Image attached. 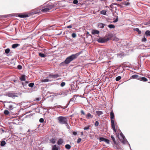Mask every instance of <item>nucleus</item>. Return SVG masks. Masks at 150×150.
I'll return each instance as SVG.
<instances>
[{"label":"nucleus","mask_w":150,"mask_h":150,"mask_svg":"<svg viewBox=\"0 0 150 150\" xmlns=\"http://www.w3.org/2000/svg\"><path fill=\"white\" fill-rule=\"evenodd\" d=\"M65 84V83L64 82H62L61 83L60 85H61V86L62 87H63L64 86Z\"/></svg>","instance_id":"obj_50"},{"label":"nucleus","mask_w":150,"mask_h":150,"mask_svg":"<svg viewBox=\"0 0 150 150\" xmlns=\"http://www.w3.org/2000/svg\"><path fill=\"white\" fill-rule=\"evenodd\" d=\"M66 64H67V63L65 62V60L61 63L59 64V66H64L66 65Z\"/></svg>","instance_id":"obj_27"},{"label":"nucleus","mask_w":150,"mask_h":150,"mask_svg":"<svg viewBox=\"0 0 150 150\" xmlns=\"http://www.w3.org/2000/svg\"><path fill=\"white\" fill-rule=\"evenodd\" d=\"M20 44L18 43H16L13 44L12 45V48L13 49H14L17 47L19 46Z\"/></svg>","instance_id":"obj_22"},{"label":"nucleus","mask_w":150,"mask_h":150,"mask_svg":"<svg viewBox=\"0 0 150 150\" xmlns=\"http://www.w3.org/2000/svg\"><path fill=\"white\" fill-rule=\"evenodd\" d=\"M8 109L10 110H12L14 108V105L12 104H8L7 105Z\"/></svg>","instance_id":"obj_15"},{"label":"nucleus","mask_w":150,"mask_h":150,"mask_svg":"<svg viewBox=\"0 0 150 150\" xmlns=\"http://www.w3.org/2000/svg\"><path fill=\"white\" fill-rule=\"evenodd\" d=\"M44 119L42 118H41L39 120V122L41 123H42L44 122Z\"/></svg>","instance_id":"obj_48"},{"label":"nucleus","mask_w":150,"mask_h":150,"mask_svg":"<svg viewBox=\"0 0 150 150\" xmlns=\"http://www.w3.org/2000/svg\"><path fill=\"white\" fill-rule=\"evenodd\" d=\"M81 139L80 138H79L77 140V143H79L81 141Z\"/></svg>","instance_id":"obj_51"},{"label":"nucleus","mask_w":150,"mask_h":150,"mask_svg":"<svg viewBox=\"0 0 150 150\" xmlns=\"http://www.w3.org/2000/svg\"><path fill=\"white\" fill-rule=\"evenodd\" d=\"M49 76L53 79H55L60 76V75L58 74H50L49 75Z\"/></svg>","instance_id":"obj_11"},{"label":"nucleus","mask_w":150,"mask_h":150,"mask_svg":"<svg viewBox=\"0 0 150 150\" xmlns=\"http://www.w3.org/2000/svg\"><path fill=\"white\" fill-rule=\"evenodd\" d=\"M13 81L15 82H16L17 81L16 80H13Z\"/></svg>","instance_id":"obj_62"},{"label":"nucleus","mask_w":150,"mask_h":150,"mask_svg":"<svg viewBox=\"0 0 150 150\" xmlns=\"http://www.w3.org/2000/svg\"><path fill=\"white\" fill-rule=\"evenodd\" d=\"M63 143V141L62 139H59L57 142V144L58 145H60L62 144Z\"/></svg>","instance_id":"obj_24"},{"label":"nucleus","mask_w":150,"mask_h":150,"mask_svg":"<svg viewBox=\"0 0 150 150\" xmlns=\"http://www.w3.org/2000/svg\"><path fill=\"white\" fill-rule=\"evenodd\" d=\"M106 12L107 11L105 10H102L100 11V13L105 15L106 14Z\"/></svg>","instance_id":"obj_28"},{"label":"nucleus","mask_w":150,"mask_h":150,"mask_svg":"<svg viewBox=\"0 0 150 150\" xmlns=\"http://www.w3.org/2000/svg\"><path fill=\"white\" fill-rule=\"evenodd\" d=\"M122 4L125 5V6H127L129 5L130 3L129 2V0H126V1H124L122 2Z\"/></svg>","instance_id":"obj_8"},{"label":"nucleus","mask_w":150,"mask_h":150,"mask_svg":"<svg viewBox=\"0 0 150 150\" xmlns=\"http://www.w3.org/2000/svg\"><path fill=\"white\" fill-rule=\"evenodd\" d=\"M27 114V115L25 116V118H30L34 114V113H30L29 114L28 112Z\"/></svg>","instance_id":"obj_18"},{"label":"nucleus","mask_w":150,"mask_h":150,"mask_svg":"<svg viewBox=\"0 0 150 150\" xmlns=\"http://www.w3.org/2000/svg\"><path fill=\"white\" fill-rule=\"evenodd\" d=\"M78 3V0H74L73 1V3L74 4H76Z\"/></svg>","instance_id":"obj_47"},{"label":"nucleus","mask_w":150,"mask_h":150,"mask_svg":"<svg viewBox=\"0 0 150 150\" xmlns=\"http://www.w3.org/2000/svg\"><path fill=\"white\" fill-rule=\"evenodd\" d=\"M21 83L23 86L24 87L25 86H26L27 84H28V82L27 81H26L24 83L23 82H22Z\"/></svg>","instance_id":"obj_42"},{"label":"nucleus","mask_w":150,"mask_h":150,"mask_svg":"<svg viewBox=\"0 0 150 150\" xmlns=\"http://www.w3.org/2000/svg\"><path fill=\"white\" fill-rule=\"evenodd\" d=\"M54 6V4H49L47 6V7L49 8L50 10L52 9L53 8Z\"/></svg>","instance_id":"obj_14"},{"label":"nucleus","mask_w":150,"mask_h":150,"mask_svg":"<svg viewBox=\"0 0 150 150\" xmlns=\"http://www.w3.org/2000/svg\"><path fill=\"white\" fill-rule=\"evenodd\" d=\"M9 113V112L8 110H6L4 111V113L6 115H8Z\"/></svg>","instance_id":"obj_39"},{"label":"nucleus","mask_w":150,"mask_h":150,"mask_svg":"<svg viewBox=\"0 0 150 150\" xmlns=\"http://www.w3.org/2000/svg\"><path fill=\"white\" fill-rule=\"evenodd\" d=\"M74 136H76L77 134V133L76 132H72Z\"/></svg>","instance_id":"obj_54"},{"label":"nucleus","mask_w":150,"mask_h":150,"mask_svg":"<svg viewBox=\"0 0 150 150\" xmlns=\"http://www.w3.org/2000/svg\"><path fill=\"white\" fill-rule=\"evenodd\" d=\"M81 135H83V132H81Z\"/></svg>","instance_id":"obj_61"},{"label":"nucleus","mask_w":150,"mask_h":150,"mask_svg":"<svg viewBox=\"0 0 150 150\" xmlns=\"http://www.w3.org/2000/svg\"><path fill=\"white\" fill-rule=\"evenodd\" d=\"M71 36L73 38H75V37H76V35L75 33H72L71 35Z\"/></svg>","instance_id":"obj_45"},{"label":"nucleus","mask_w":150,"mask_h":150,"mask_svg":"<svg viewBox=\"0 0 150 150\" xmlns=\"http://www.w3.org/2000/svg\"><path fill=\"white\" fill-rule=\"evenodd\" d=\"M85 116L86 118L87 119H91L93 117V116L90 112H88L87 114L85 115Z\"/></svg>","instance_id":"obj_9"},{"label":"nucleus","mask_w":150,"mask_h":150,"mask_svg":"<svg viewBox=\"0 0 150 150\" xmlns=\"http://www.w3.org/2000/svg\"><path fill=\"white\" fill-rule=\"evenodd\" d=\"M67 127L68 129H69L70 128V127L69 125L67 126Z\"/></svg>","instance_id":"obj_60"},{"label":"nucleus","mask_w":150,"mask_h":150,"mask_svg":"<svg viewBox=\"0 0 150 150\" xmlns=\"http://www.w3.org/2000/svg\"><path fill=\"white\" fill-rule=\"evenodd\" d=\"M34 83H31L29 84L28 86L29 87H32L33 86Z\"/></svg>","instance_id":"obj_41"},{"label":"nucleus","mask_w":150,"mask_h":150,"mask_svg":"<svg viewBox=\"0 0 150 150\" xmlns=\"http://www.w3.org/2000/svg\"><path fill=\"white\" fill-rule=\"evenodd\" d=\"M105 138H104L103 137H100L99 138V140L100 141V142H102V141H105Z\"/></svg>","instance_id":"obj_38"},{"label":"nucleus","mask_w":150,"mask_h":150,"mask_svg":"<svg viewBox=\"0 0 150 150\" xmlns=\"http://www.w3.org/2000/svg\"><path fill=\"white\" fill-rule=\"evenodd\" d=\"M138 80L144 82H146L148 80V79L144 77H141L140 76L139 78H138Z\"/></svg>","instance_id":"obj_12"},{"label":"nucleus","mask_w":150,"mask_h":150,"mask_svg":"<svg viewBox=\"0 0 150 150\" xmlns=\"http://www.w3.org/2000/svg\"><path fill=\"white\" fill-rule=\"evenodd\" d=\"M104 142L107 144H110V140L107 139H105V140Z\"/></svg>","instance_id":"obj_43"},{"label":"nucleus","mask_w":150,"mask_h":150,"mask_svg":"<svg viewBox=\"0 0 150 150\" xmlns=\"http://www.w3.org/2000/svg\"><path fill=\"white\" fill-rule=\"evenodd\" d=\"M105 25V24L101 23H99L98 25V27L100 28H103Z\"/></svg>","instance_id":"obj_20"},{"label":"nucleus","mask_w":150,"mask_h":150,"mask_svg":"<svg viewBox=\"0 0 150 150\" xmlns=\"http://www.w3.org/2000/svg\"><path fill=\"white\" fill-rule=\"evenodd\" d=\"M18 16L21 18H26L28 17V15L27 14H23L22 13L18 14Z\"/></svg>","instance_id":"obj_10"},{"label":"nucleus","mask_w":150,"mask_h":150,"mask_svg":"<svg viewBox=\"0 0 150 150\" xmlns=\"http://www.w3.org/2000/svg\"><path fill=\"white\" fill-rule=\"evenodd\" d=\"M17 94V93H8L7 94V96L9 97L12 98H15V97H18Z\"/></svg>","instance_id":"obj_6"},{"label":"nucleus","mask_w":150,"mask_h":150,"mask_svg":"<svg viewBox=\"0 0 150 150\" xmlns=\"http://www.w3.org/2000/svg\"><path fill=\"white\" fill-rule=\"evenodd\" d=\"M99 33V31L96 30H93L92 31V34L93 35H95L96 34H98Z\"/></svg>","instance_id":"obj_16"},{"label":"nucleus","mask_w":150,"mask_h":150,"mask_svg":"<svg viewBox=\"0 0 150 150\" xmlns=\"http://www.w3.org/2000/svg\"><path fill=\"white\" fill-rule=\"evenodd\" d=\"M110 118L111 119V127L114 131L115 132H116V130L115 128V123L113 119L114 117V114L112 110L111 111L110 113Z\"/></svg>","instance_id":"obj_2"},{"label":"nucleus","mask_w":150,"mask_h":150,"mask_svg":"<svg viewBox=\"0 0 150 150\" xmlns=\"http://www.w3.org/2000/svg\"><path fill=\"white\" fill-rule=\"evenodd\" d=\"M96 114L98 115V116L99 117L100 116L103 114V113L101 111H97L96 112Z\"/></svg>","instance_id":"obj_21"},{"label":"nucleus","mask_w":150,"mask_h":150,"mask_svg":"<svg viewBox=\"0 0 150 150\" xmlns=\"http://www.w3.org/2000/svg\"><path fill=\"white\" fill-rule=\"evenodd\" d=\"M149 24H150V20H149Z\"/></svg>","instance_id":"obj_64"},{"label":"nucleus","mask_w":150,"mask_h":150,"mask_svg":"<svg viewBox=\"0 0 150 150\" xmlns=\"http://www.w3.org/2000/svg\"><path fill=\"white\" fill-rule=\"evenodd\" d=\"M147 41L146 39L144 37H144L142 39V41L143 42H146Z\"/></svg>","instance_id":"obj_49"},{"label":"nucleus","mask_w":150,"mask_h":150,"mask_svg":"<svg viewBox=\"0 0 150 150\" xmlns=\"http://www.w3.org/2000/svg\"><path fill=\"white\" fill-rule=\"evenodd\" d=\"M18 69H21L22 68V67L21 65H18L17 67Z\"/></svg>","instance_id":"obj_52"},{"label":"nucleus","mask_w":150,"mask_h":150,"mask_svg":"<svg viewBox=\"0 0 150 150\" xmlns=\"http://www.w3.org/2000/svg\"><path fill=\"white\" fill-rule=\"evenodd\" d=\"M65 148L67 149H69L71 148V146L69 144H67L65 146Z\"/></svg>","instance_id":"obj_31"},{"label":"nucleus","mask_w":150,"mask_h":150,"mask_svg":"<svg viewBox=\"0 0 150 150\" xmlns=\"http://www.w3.org/2000/svg\"><path fill=\"white\" fill-rule=\"evenodd\" d=\"M118 138L119 140L123 144H125L126 143H127L129 144L130 148L131 149L130 144L129 143L128 141L125 138V137L122 132L120 133Z\"/></svg>","instance_id":"obj_4"},{"label":"nucleus","mask_w":150,"mask_h":150,"mask_svg":"<svg viewBox=\"0 0 150 150\" xmlns=\"http://www.w3.org/2000/svg\"><path fill=\"white\" fill-rule=\"evenodd\" d=\"M121 77L120 76H119L117 77L116 79H115V80H116V81H119V80H120L121 79Z\"/></svg>","instance_id":"obj_40"},{"label":"nucleus","mask_w":150,"mask_h":150,"mask_svg":"<svg viewBox=\"0 0 150 150\" xmlns=\"http://www.w3.org/2000/svg\"><path fill=\"white\" fill-rule=\"evenodd\" d=\"M59 107H61V106L60 105H59L57 107L58 108H59Z\"/></svg>","instance_id":"obj_63"},{"label":"nucleus","mask_w":150,"mask_h":150,"mask_svg":"<svg viewBox=\"0 0 150 150\" xmlns=\"http://www.w3.org/2000/svg\"><path fill=\"white\" fill-rule=\"evenodd\" d=\"M26 76L25 75H22L20 78V79L21 81H25V80Z\"/></svg>","instance_id":"obj_17"},{"label":"nucleus","mask_w":150,"mask_h":150,"mask_svg":"<svg viewBox=\"0 0 150 150\" xmlns=\"http://www.w3.org/2000/svg\"><path fill=\"white\" fill-rule=\"evenodd\" d=\"M110 137L113 141V143H112V144L115 145L117 144L115 139L114 136L113 135H111Z\"/></svg>","instance_id":"obj_13"},{"label":"nucleus","mask_w":150,"mask_h":150,"mask_svg":"<svg viewBox=\"0 0 150 150\" xmlns=\"http://www.w3.org/2000/svg\"><path fill=\"white\" fill-rule=\"evenodd\" d=\"M145 34L146 36H150V31L149 30L146 31Z\"/></svg>","instance_id":"obj_23"},{"label":"nucleus","mask_w":150,"mask_h":150,"mask_svg":"<svg viewBox=\"0 0 150 150\" xmlns=\"http://www.w3.org/2000/svg\"><path fill=\"white\" fill-rule=\"evenodd\" d=\"M108 27L110 28H115V25L112 24H110L108 25Z\"/></svg>","instance_id":"obj_34"},{"label":"nucleus","mask_w":150,"mask_h":150,"mask_svg":"<svg viewBox=\"0 0 150 150\" xmlns=\"http://www.w3.org/2000/svg\"><path fill=\"white\" fill-rule=\"evenodd\" d=\"M132 77L133 79H138V78H139L140 76L134 74L132 75Z\"/></svg>","instance_id":"obj_25"},{"label":"nucleus","mask_w":150,"mask_h":150,"mask_svg":"<svg viewBox=\"0 0 150 150\" xmlns=\"http://www.w3.org/2000/svg\"><path fill=\"white\" fill-rule=\"evenodd\" d=\"M99 123L98 122V121H96L94 125L96 127H97L99 125Z\"/></svg>","instance_id":"obj_44"},{"label":"nucleus","mask_w":150,"mask_h":150,"mask_svg":"<svg viewBox=\"0 0 150 150\" xmlns=\"http://www.w3.org/2000/svg\"><path fill=\"white\" fill-rule=\"evenodd\" d=\"M119 6L121 7V8H122L125 6H122L121 4H119Z\"/></svg>","instance_id":"obj_57"},{"label":"nucleus","mask_w":150,"mask_h":150,"mask_svg":"<svg viewBox=\"0 0 150 150\" xmlns=\"http://www.w3.org/2000/svg\"><path fill=\"white\" fill-rule=\"evenodd\" d=\"M8 16H9L8 15H5L4 16V17L5 18H7V17H8Z\"/></svg>","instance_id":"obj_59"},{"label":"nucleus","mask_w":150,"mask_h":150,"mask_svg":"<svg viewBox=\"0 0 150 150\" xmlns=\"http://www.w3.org/2000/svg\"><path fill=\"white\" fill-rule=\"evenodd\" d=\"M10 51V50L9 48L6 49L5 51V53L6 54H8L9 52Z\"/></svg>","instance_id":"obj_36"},{"label":"nucleus","mask_w":150,"mask_h":150,"mask_svg":"<svg viewBox=\"0 0 150 150\" xmlns=\"http://www.w3.org/2000/svg\"><path fill=\"white\" fill-rule=\"evenodd\" d=\"M49 10H50V9L47 7L46 8L42 9V11L45 12H47Z\"/></svg>","instance_id":"obj_32"},{"label":"nucleus","mask_w":150,"mask_h":150,"mask_svg":"<svg viewBox=\"0 0 150 150\" xmlns=\"http://www.w3.org/2000/svg\"><path fill=\"white\" fill-rule=\"evenodd\" d=\"M90 126L89 125L88 126L84 127L83 128L84 130H88L89 129Z\"/></svg>","instance_id":"obj_46"},{"label":"nucleus","mask_w":150,"mask_h":150,"mask_svg":"<svg viewBox=\"0 0 150 150\" xmlns=\"http://www.w3.org/2000/svg\"><path fill=\"white\" fill-rule=\"evenodd\" d=\"M50 81L49 79H42V82H48Z\"/></svg>","instance_id":"obj_35"},{"label":"nucleus","mask_w":150,"mask_h":150,"mask_svg":"<svg viewBox=\"0 0 150 150\" xmlns=\"http://www.w3.org/2000/svg\"><path fill=\"white\" fill-rule=\"evenodd\" d=\"M67 122L68 121H67V124H64L67 127V126L68 125V123H67Z\"/></svg>","instance_id":"obj_58"},{"label":"nucleus","mask_w":150,"mask_h":150,"mask_svg":"<svg viewBox=\"0 0 150 150\" xmlns=\"http://www.w3.org/2000/svg\"><path fill=\"white\" fill-rule=\"evenodd\" d=\"M134 30L135 31H136L138 32V33L139 34H141V33H142V32H141V31L139 30V29L138 28H135L134 29Z\"/></svg>","instance_id":"obj_30"},{"label":"nucleus","mask_w":150,"mask_h":150,"mask_svg":"<svg viewBox=\"0 0 150 150\" xmlns=\"http://www.w3.org/2000/svg\"><path fill=\"white\" fill-rule=\"evenodd\" d=\"M6 144L5 141H2L1 143V146H3Z\"/></svg>","instance_id":"obj_33"},{"label":"nucleus","mask_w":150,"mask_h":150,"mask_svg":"<svg viewBox=\"0 0 150 150\" xmlns=\"http://www.w3.org/2000/svg\"><path fill=\"white\" fill-rule=\"evenodd\" d=\"M108 40H109V39L108 38H100L98 39L97 41L99 43H104L107 42Z\"/></svg>","instance_id":"obj_5"},{"label":"nucleus","mask_w":150,"mask_h":150,"mask_svg":"<svg viewBox=\"0 0 150 150\" xmlns=\"http://www.w3.org/2000/svg\"><path fill=\"white\" fill-rule=\"evenodd\" d=\"M50 142L52 144L55 143L56 142V139L55 138H52L50 139Z\"/></svg>","instance_id":"obj_26"},{"label":"nucleus","mask_w":150,"mask_h":150,"mask_svg":"<svg viewBox=\"0 0 150 150\" xmlns=\"http://www.w3.org/2000/svg\"><path fill=\"white\" fill-rule=\"evenodd\" d=\"M81 114H82V115H85V113L84 112V111L83 110H81Z\"/></svg>","instance_id":"obj_53"},{"label":"nucleus","mask_w":150,"mask_h":150,"mask_svg":"<svg viewBox=\"0 0 150 150\" xmlns=\"http://www.w3.org/2000/svg\"><path fill=\"white\" fill-rule=\"evenodd\" d=\"M82 52V51H81L79 52L76 53L75 54H72L68 57L65 60V62L67 63V64H69L74 59L76 58Z\"/></svg>","instance_id":"obj_1"},{"label":"nucleus","mask_w":150,"mask_h":150,"mask_svg":"<svg viewBox=\"0 0 150 150\" xmlns=\"http://www.w3.org/2000/svg\"><path fill=\"white\" fill-rule=\"evenodd\" d=\"M39 55L41 57H46V55L42 53H39Z\"/></svg>","instance_id":"obj_29"},{"label":"nucleus","mask_w":150,"mask_h":150,"mask_svg":"<svg viewBox=\"0 0 150 150\" xmlns=\"http://www.w3.org/2000/svg\"><path fill=\"white\" fill-rule=\"evenodd\" d=\"M118 21V16H117V17L116 19L113 21V22L114 23H116Z\"/></svg>","instance_id":"obj_55"},{"label":"nucleus","mask_w":150,"mask_h":150,"mask_svg":"<svg viewBox=\"0 0 150 150\" xmlns=\"http://www.w3.org/2000/svg\"><path fill=\"white\" fill-rule=\"evenodd\" d=\"M76 95H74L73 97L70 100L69 102H71L72 101L74 102H75V101L76 100Z\"/></svg>","instance_id":"obj_19"},{"label":"nucleus","mask_w":150,"mask_h":150,"mask_svg":"<svg viewBox=\"0 0 150 150\" xmlns=\"http://www.w3.org/2000/svg\"><path fill=\"white\" fill-rule=\"evenodd\" d=\"M72 27V26L71 25H69L67 27V28H71Z\"/></svg>","instance_id":"obj_56"},{"label":"nucleus","mask_w":150,"mask_h":150,"mask_svg":"<svg viewBox=\"0 0 150 150\" xmlns=\"http://www.w3.org/2000/svg\"><path fill=\"white\" fill-rule=\"evenodd\" d=\"M106 52L103 50H99L98 51V54L100 55V57L102 58L103 56H105Z\"/></svg>","instance_id":"obj_7"},{"label":"nucleus","mask_w":150,"mask_h":150,"mask_svg":"<svg viewBox=\"0 0 150 150\" xmlns=\"http://www.w3.org/2000/svg\"><path fill=\"white\" fill-rule=\"evenodd\" d=\"M52 150H58V149L56 145H54L52 147Z\"/></svg>","instance_id":"obj_37"},{"label":"nucleus","mask_w":150,"mask_h":150,"mask_svg":"<svg viewBox=\"0 0 150 150\" xmlns=\"http://www.w3.org/2000/svg\"><path fill=\"white\" fill-rule=\"evenodd\" d=\"M59 123L61 124H67V121H68L67 117L64 116H59L57 118Z\"/></svg>","instance_id":"obj_3"}]
</instances>
